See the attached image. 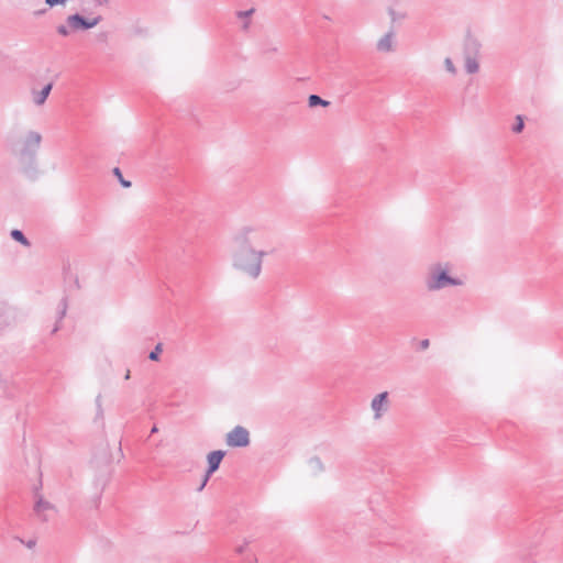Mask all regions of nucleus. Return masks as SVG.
I'll return each mask as SVG.
<instances>
[{"mask_svg": "<svg viewBox=\"0 0 563 563\" xmlns=\"http://www.w3.org/2000/svg\"><path fill=\"white\" fill-rule=\"evenodd\" d=\"M269 232L258 225L246 224L232 236V267L252 280H256L263 271V261L271 252L265 249L269 243Z\"/></svg>", "mask_w": 563, "mask_h": 563, "instance_id": "1", "label": "nucleus"}, {"mask_svg": "<svg viewBox=\"0 0 563 563\" xmlns=\"http://www.w3.org/2000/svg\"><path fill=\"white\" fill-rule=\"evenodd\" d=\"M463 284L460 277L451 275V266L449 263H432L429 265L424 275V286L430 292L439 291L448 287H459Z\"/></svg>", "mask_w": 563, "mask_h": 563, "instance_id": "2", "label": "nucleus"}, {"mask_svg": "<svg viewBox=\"0 0 563 563\" xmlns=\"http://www.w3.org/2000/svg\"><path fill=\"white\" fill-rule=\"evenodd\" d=\"M101 19L100 15L86 18L79 13L70 14L66 18L64 24L57 25L56 31L60 36L67 37L71 33L95 27L100 23Z\"/></svg>", "mask_w": 563, "mask_h": 563, "instance_id": "3", "label": "nucleus"}, {"mask_svg": "<svg viewBox=\"0 0 563 563\" xmlns=\"http://www.w3.org/2000/svg\"><path fill=\"white\" fill-rule=\"evenodd\" d=\"M42 142V135L35 131H29L22 141L21 148L18 151V156L23 163H31L34 161L36 153Z\"/></svg>", "mask_w": 563, "mask_h": 563, "instance_id": "4", "label": "nucleus"}, {"mask_svg": "<svg viewBox=\"0 0 563 563\" xmlns=\"http://www.w3.org/2000/svg\"><path fill=\"white\" fill-rule=\"evenodd\" d=\"M225 443L230 448H245L250 444V432L242 426L234 427L227 433Z\"/></svg>", "mask_w": 563, "mask_h": 563, "instance_id": "5", "label": "nucleus"}, {"mask_svg": "<svg viewBox=\"0 0 563 563\" xmlns=\"http://www.w3.org/2000/svg\"><path fill=\"white\" fill-rule=\"evenodd\" d=\"M371 409L373 411V419L375 421L380 420L390 409L389 393L382 391L377 394L371 401Z\"/></svg>", "mask_w": 563, "mask_h": 563, "instance_id": "6", "label": "nucleus"}, {"mask_svg": "<svg viewBox=\"0 0 563 563\" xmlns=\"http://www.w3.org/2000/svg\"><path fill=\"white\" fill-rule=\"evenodd\" d=\"M223 457H224V452L221 450L212 451L208 454V470H207V474L203 478V482L199 487V490H201L206 486V484L209 479V476L219 468L220 463Z\"/></svg>", "mask_w": 563, "mask_h": 563, "instance_id": "7", "label": "nucleus"}, {"mask_svg": "<svg viewBox=\"0 0 563 563\" xmlns=\"http://www.w3.org/2000/svg\"><path fill=\"white\" fill-rule=\"evenodd\" d=\"M394 48H395V32L393 30H390L377 41L376 49L379 53H390L394 51Z\"/></svg>", "mask_w": 563, "mask_h": 563, "instance_id": "8", "label": "nucleus"}, {"mask_svg": "<svg viewBox=\"0 0 563 563\" xmlns=\"http://www.w3.org/2000/svg\"><path fill=\"white\" fill-rule=\"evenodd\" d=\"M255 8H251L249 10H239L235 12L236 19L241 21V31L249 32L252 25V16L255 13Z\"/></svg>", "mask_w": 563, "mask_h": 563, "instance_id": "9", "label": "nucleus"}, {"mask_svg": "<svg viewBox=\"0 0 563 563\" xmlns=\"http://www.w3.org/2000/svg\"><path fill=\"white\" fill-rule=\"evenodd\" d=\"M34 511L38 517L42 518V520L47 521L49 519L48 512L54 511V506L47 500L38 498V500L35 503Z\"/></svg>", "mask_w": 563, "mask_h": 563, "instance_id": "10", "label": "nucleus"}, {"mask_svg": "<svg viewBox=\"0 0 563 563\" xmlns=\"http://www.w3.org/2000/svg\"><path fill=\"white\" fill-rule=\"evenodd\" d=\"M481 43L477 38L468 36L464 44V56L472 55L477 56L481 49Z\"/></svg>", "mask_w": 563, "mask_h": 563, "instance_id": "11", "label": "nucleus"}, {"mask_svg": "<svg viewBox=\"0 0 563 563\" xmlns=\"http://www.w3.org/2000/svg\"><path fill=\"white\" fill-rule=\"evenodd\" d=\"M53 88V84L49 82L46 86L42 88L40 91L33 90V101L36 106H42L46 101L47 97L49 96Z\"/></svg>", "mask_w": 563, "mask_h": 563, "instance_id": "12", "label": "nucleus"}, {"mask_svg": "<svg viewBox=\"0 0 563 563\" xmlns=\"http://www.w3.org/2000/svg\"><path fill=\"white\" fill-rule=\"evenodd\" d=\"M464 68L467 74H476L479 70V63L477 62V56L465 55Z\"/></svg>", "mask_w": 563, "mask_h": 563, "instance_id": "13", "label": "nucleus"}, {"mask_svg": "<svg viewBox=\"0 0 563 563\" xmlns=\"http://www.w3.org/2000/svg\"><path fill=\"white\" fill-rule=\"evenodd\" d=\"M67 300L66 298H63L58 306H57V322L55 324V327L53 328L52 330V333H56L58 330H59V322L63 320V318L66 316V311H67Z\"/></svg>", "mask_w": 563, "mask_h": 563, "instance_id": "14", "label": "nucleus"}, {"mask_svg": "<svg viewBox=\"0 0 563 563\" xmlns=\"http://www.w3.org/2000/svg\"><path fill=\"white\" fill-rule=\"evenodd\" d=\"M309 470L312 474H319L323 472L324 466L320 457L313 456L308 461Z\"/></svg>", "mask_w": 563, "mask_h": 563, "instance_id": "15", "label": "nucleus"}, {"mask_svg": "<svg viewBox=\"0 0 563 563\" xmlns=\"http://www.w3.org/2000/svg\"><path fill=\"white\" fill-rule=\"evenodd\" d=\"M10 236L14 241L21 243L24 246H30L31 245L30 241L26 239V236L24 235V233L21 230H18V229L12 230L10 232Z\"/></svg>", "mask_w": 563, "mask_h": 563, "instance_id": "16", "label": "nucleus"}, {"mask_svg": "<svg viewBox=\"0 0 563 563\" xmlns=\"http://www.w3.org/2000/svg\"><path fill=\"white\" fill-rule=\"evenodd\" d=\"M308 104L309 107L313 108V107H318V106H321V107H329L330 106V102L328 100H324L322 99L320 96L318 95H310L309 98H308Z\"/></svg>", "mask_w": 563, "mask_h": 563, "instance_id": "17", "label": "nucleus"}, {"mask_svg": "<svg viewBox=\"0 0 563 563\" xmlns=\"http://www.w3.org/2000/svg\"><path fill=\"white\" fill-rule=\"evenodd\" d=\"M113 175L118 178V180L120 181V184L124 187V188H130L131 187V181L130 180H126L124 179L122 173H121V169L119 167H114L113 168Z\"/></svg>", "mask_w": 563, "mask_h": 563, "instance_id": "18", "label": "nucleus"}, {"mask_svg": "<svg viewBox=\"0 0 563 563\" xmlns=\"http://www.w3.org/2000/svg\"><path fill=\"white\" fill-rule=\"evenodd\" d=\"M445 70L451 74L452 76H455L457 73V69L452 60V58L446 57L443 62Z\"/></svg>", "mask_w": 563, "mask_h": 563, "instance_id": "19", "label": "nucleus"}, {"mask_svg": "<svg viewBox=\"0 0 563 563\" xmlns=\"http://www.w3.org/2000/svg\"><path fill=\"white\" fill-rule=\"evenodd\" d=\"M162 351H163V344L162 343L156 344L154 350L150 352L148 358L151 361H158L159 354L162 353Z\"/></svg>", "mask_w": 563, "mask_h": 563, "instance_id": "20", "label": "nucleus"}, {"mask_svg": "<svg viewBox=\"0 0 563 563\" xmlns=\"http://www.w3.org/2000/svg\"><path fill=\"white\" fill-rule=\"evenodd\" d=\"M523 128H525L523 118L521 115H517L516 123L512 125V132L520 133V132H522Z\"/></svg>", "mask_w": 563, "mask_h": 563, "instance_id": "21", "label": "nucleus"}, {"mask_svg": "<svg viewBox=\"0 0 563 563\" xmlns=\"http://www.w3.org/2000/svg\"><path fill=\"white\" fill-rule=\"evenodd\" d=\"M388 13L393 22H396L405 18L404 14L397 13L393 8H389Z\"/></svg>", "mask_w": 563, "mask_h": 563, "instance_id": "22", "label": "nucleus"}, {"mask_svg": "<svg viewBox=\"0 0 563 563\" xmlns=\"http://www.w3.org/2000/svg\"><path fill=\"white\" fill-rule=\"evenodd\" d=\"M68 0H45V3L49 8H54L56 5H64Z\"/></svg>", "mask_w": 563, "mask_h": 563, "instance_id": "23", "label": "nucleus"}, {"mask_svg": "<svg viewBox=\"0 0 563 563\" xmlns=\"http://www.w3.org/2000/svg\"><path fill=\"white\" fill-rule=\"evenodd\" d=\"M96 407H97V415L102 416V402H101V396L98 395L96 398Z\"/></svg>", "mask_w": 563, "mask_h": 563, "instance_id": "24", "label": "nucleus"}, {"mask_svg": "<svg viewBox=\"0 0 563 563\" xmlns=\"http://www.w3.org/2000/svg\"><path fill=\"white\" fill-rule=\"evenodd\" d=\"M429 344H430L429 340H428V339H424V340H422V341L420 342V347H421V349H423V350H426V349H428V347H429Z\"/></svg>", "mask_w": 563, "mask_h": 563, "instance_id": "25", "label": "nucleus"}, {"mask_svg": "<svg viewBox=\"0 0 563 563\" xmlns=\"http://www.w3.org/2000/svg\"><path fill=\"white\" fill-rule=\"evenodd\" d=\"M157 431H158L157 427H156V426H154V427L152 428V430H151V433L153 434V433H156Z\"/></svg>", "mask_w": 563, "mask_h": 563, "instance_id": "26", "label": "nucleus"}, {"mask_svg": "<svg viewBox=\"0 0 563 563\" xmlns=\"http://www.w3.org/2000/svg\"><path fill=\"white\" fill-rule=\"evenodd\" d=\"M130 374H131V372H130V369H128V371H126V373H125L124 378H125V379H129V378H130Z\"/></svg>", "mask_w": 563, "mask_h": 563, "instance_id": "27", "label": "nucleus"}]
</instances>
